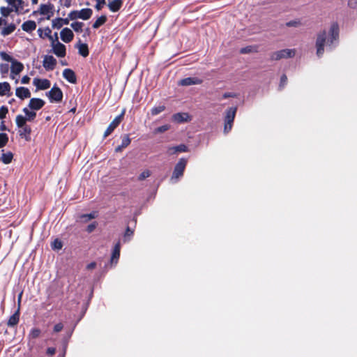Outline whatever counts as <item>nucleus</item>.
<instances>
[{"mask_svg": "<svg viewBox=\"0 0 357 357\" xmlns=\"http://www.w3.org/2000/svg\"><path fill=\"white\" fill-rule=\"evenodd\" d=\"M22 296V292H21L18 296V308L20 309V302Z\"/></svg>", "mask_w": 357, "mask_h": 357, "instance_id": "58", "label": "nucleus"}, {"mask_svg": "<svg viewBox=\"0 0 357 357\" xmlns=\"http://www.w3.org/2000/svg\"><path fill=\"white\" fill-rule=\"evenodd\" d=\"M8 142V135L6 133H0V148L5 146Z\"/></svg>", "mask_w": 357, "mask_h": 357, "instance_id": "37", "label": "nucleus"}, {"mask_svg": "<svg viewBox=\"0 0 357 357\" xmlns=\"http://www.w3.org/2000/svg\"><path fill=\"white\" fill-rule=\"evenodd\" d=\"M15 96L17 98L24 100L25 98H30L31 92L27 88L17 87L15 90Z\"/></svg>", "mask_w": 357, "mask_h": 357, "instance_id": "19", "label": "nucleus"}, {"mask_svg": "<svg viewBox=\"0 0 357 357\" xmlns=\"http://www.w3.org/2000/svg\"><path fill=\"white\" fill-rule=\"evenodd\" d=\"M96 263L91 262L86 266V268L88 270H92V269H94L96 268Z\"/></svg>", "mask_w": 357, "mask_h": 357, "instance_id": "51", "label": "nucleus"}, {"mask_svg": "<svg viewBox=\"0 0 357 357\" xmlns=\"http://www.w3.org/2000/svg\"><path fill=\"white\" fill-rule=\"evenodd\" d=\"M188 151V148L184 144H180L176 146L169 147L167 150V153L169 155H174L178 152H186Z\"/></svg>", "mask_w": 357, "mask_h": 357, "instance_id": "21", "label": "nucleus"}, {"mask_svg": "<svg viewBox=\"0 0 357 357\" xmlns=\"http://www.w3.org/2000/svg\"><path fill=\"white\" fill-rule=\"evenodd\" d=\"M38 35L40 38H49V39L52 41L54 38L52 36H50L51 30L49 28L46 29H38Z\"/></svg>", "mask_w": 357, "mask_h": 357, "instance_id": "30", "label": "nucleus"}, {"mask_svg": "<svg viewBox=\"0 0 357 357\" xmlns=\"http://www.w3.org/2000/svg\"><path fill=\"white\" fill-rule=\"evenodd\" d=\"M6 130V126L3 123H1L0 125V130Z\"/></svg>", "mask_w": 357, "mask_h": 357, "instance_id": "60", "label": "nucleus"}, {"mask_svg": "<svg viewBox=\"0 0 357 357\" xmlns=\"http://www.w3.org/2000/svg\"><path fill=\"white\" fill-rule=\"evenodd\" d=\"M124 148L123 147H121V145L120 144L119 146H116L115 148V151L116 152H121L122 151V150Z\"/></svg>", "mask_w": 357, "mask_h": 357, "instance_id": "56", "label": "nucleus"}, {"mask_svg": "<svg viewBox=\"0 0 357 357\" xmlns=\"http://www.w3.org/2000/svg\"><path fill=\"white\" fill-rule=\"evenodd\" d=\"M96 1V8L100 10L105 4V0H95Z\"/></svg>", "mask_w": 357, "mask_h": 357, "instance_id": "45", "label": "nucleus"}, {"mask_svg": "<svg viewBox=\"0 0 357 357\" xmlns=\"http://www.w3.org/2000/svg\"><path fill=\"white\" fill-rule=\"evenodd\" d=\"M25 116L18 114L15 117V123H18L20 126L26 123L27 121H32L36 116V113L34 110L29 109V107H24L22 109Z\"/></svg>", "mask_w": 357, "mask_h": 357, "instance_id": "2", "label": "nucleus"}, {"mask_svg": "<svg viewBox=\"0 0 357 357\" xmlns=\"http://www.w3.org/2000/svg\"><path fill=\"white\" fill-rule=\"evenodd\" d=\"M169 129V125H163L162 126H160L158 128H157L154 132L155 134L157 133H161V132H165V131L168 130Z\"/></svg>", "mask_w": 357, "mask_h": 357, "instance_id": "41", "label": "nucleus"}, {"mask_svg": "<svg viewBox=\"0 0 357 357\" xmlns=\"http://www.w3.org/2000/svg\"><path fill=\"white\" fill-rule=\"evenodd\" d=\"M131 142V139L129 137L128 135H126L122 137L121 140V147H123L124 149L129 146V144Z\"/></svg>", "mask_w": 357, "mask_h": 357, "instance_id": "38", "label": "nucleus"}, {"mask_svg": "<svg viewBox=\"0 0 357 357\" xmlns=\"http://www.w3.org/2000/svg\"><path fill=\"white\" fill-rule=\"evenodd\" d=\"M54 353H55V349H54V348H49L47 349V354H49L50 355H53Z\"/></svg>", "mask_w": 357, "mask_h": 357, "instance_id": "55", "label": "nucleus"}, {"mask_svg": "<svg viewBox=\"0 0 357 357\" xmlns=\"http://www.w3.org/2000/svg\"><path fill=\"white\" fill-rule=\"evenodd\" d=\"M36 28V24L34 21L29 20L24 22L22 25V29L26 32L31 31Z\"/></svg>", "mask_w": 357, "mask_h": 357, "instance_id": "26", "label": "nucleus"}, {"mask_svg": "<svg viewBox=\"0 0 357 357\" xmlns=\"http://www.w3.org/2000/svg\"><path fill=\"white\" fill-rule=\"evenodd\" d=\"M15 12H18L20 9L23 8L22 0H5Z\"/></svg>", "mask_w": 357, "mask_h": 357, "instance_id": "20", "label": "nucleus"}, {"mask_svg": "<svg viewBox=\"0 0 357 357\" xmlns=\"http://www.w3.org/2000/svg\"><path fill=\"white\" fill-rule=\"evenodd\" d=\"M202 83V80L197 77H187L181 79L178 82V85L181 86H190L196 85Z\"/></svg>", "mask_w": 357, "mask_h": 357, "instance_id": "18", "label": "nucleus"}, {"mask_svg": "<svg viewBox=\"0 0 357 357\" xmlns=\"http://www.w3.org/2000/svg\"><path fill=\"white\" fill-rule=\"evenodd\" d=\"M13 159V154L10 151L3 152L0 156V160L6 165L10 164Z\"/></svg>", "mask_w": 357, "mask_h": 357, "instance_id": "24", "label": "nucleus"}, {"mask_svg": "<svg viewBox=\"0 0 357 357\" xmlns=\"http://www.w3.org/2000/svg\"><path fill=\"white\" fill-rule=\"evenodd\" d=\"M92 15V10L90 8H84L79 10V19L86 20H89Z\"/></svg>", "mask_w": 357, "mask_h": 357, "instance_id": "28", "label": "nucleus"}, {"mask_svg": "<svg viewBox=\"0 0 357 357\" xmlns=\"http://www.w3.org/2000/svg\"><path fill=\"white\" fill-rule=\"evenodd\" d=\"M63 327V326L62 324H57L54 327V331L56 332V333L59 332V331H61L62 330Z\"/></svg>", "mask_w": 357, "mask_h": 357, "instance_id": "49", "label": "nucleus"}, {"mask_svg": "<svg viewBox=\"0 0 357 357\" xmlns=\"http://www.w3.org/2000/svg\"><path fill=\"white\" fill-rule=\"evenodd\" d=\"M83 26L82 22H75L71 24V27L75 31H82Z\"/></svg>", "mask_w": 357, "mask_h": 357, "instance_id": "40", "label": "nucleus"}, {"mask_svg": "<svg viewBox=\"0 0 357 357\" xmlns=\"http://www.w3.org/2000/svg\"><path fill=\"white\" fill-rule=\"evenodd\" d=\"M225 132H229L230 130H229V124L227 123V121H225Z\"/></svg>", "mask_w": 357, "mask_h": 357, "instance_id": "57", "label": "nucleus"}, {"mask_svg": "<svg viewBox=\"0 0 357 357\" xmlns=\"http://www.w3.org/2000/svg\"><path fill=\"white\" fill-rule=\"evenodd\" d=\"M186 164L187 160L184 158H181L178 160L174 167V172L171 178L172 180L177 179L183 175Z\"/></svg>", "mask_w": 357, "mask_h": 357, "instance_id": "6", "label": "nucleus"}, {"mask_svg": "<svg viewBox=\"0 0 357 357\" xmlns=\"http://www.w3.org/2000/svg\"><path fill=\"white\" fill-rule=\"evenodd\" d=\"M16 126L20 128L18 131V134L20 137L24 139L26 142H30L31 134V128L29 126H27L26 123H24L22 126H20L18 123H15Z\"/></svg>", "mask_w": 357, "mask_h": 357, "instance_id": "7", "label": "nucleus"}, {"mask_svg": "<svg viewBox=\"0 0 357 357\" xmlns=\"http://www.w3.org/2000/svg\"><path fill=\"white\" fill-rule=\"evenodd\" d=\"M45 105V101L40 98H33L29 100V107L32 110H39Z\"/></svg>", "mask_w": 357, "mask_h": 357, "instance_id": "14", "label": "nucleus"}, {"mask_svg": "<svg viewBox=\"0 0 357 357\" xmlns=\"http://www.w3.org/2000/svg\"><path fill=\"white\" fill-rule=\"evenodd\" d=\"M15 28L14 24H6L1 30V35L4 36L9 35L15 30Z\"/></svg>", "mask_w": 357, "mask_h": 357, "instance_id": "31", "label": "nucleus"}, {"mask_svg": "<svg viewBox=\"0 0 357 357\" xmlns=\"http://www.w3.org/2000/svg\"><path fill=\"white\" fill-rule=\"evenodd\" d=\"M38 0H31V2L33 3V4H36L38 3Z\"/></svg>", "mask_w": 357, "mask_h": 357, "instance_id": "63", "label": "nucleus"}, {"mask_svg": "<svg viewBox=\"0 0 357 357\" xmlns=\"http://www.w3.org/2000/svg\"><path fill=\"white\" fill-rule=\"evenodd\" d=\"M151 175V172L149 170H144V172H142L139 176V180H144L148 177H149Z\"/></svg>", "mask_w": 357, "mask_h": 357, "instance_id": "44", "label": "nucleus"}, {"mask_svg": "<svg viewBox=\"0 0 357 357\" xmlns=\"http://www.w3.org/2000/svg\"><path fill=\"white\" fill-rule=\"evenodd\" d=\"M52 26L53 28L56 29H61L63 26H62L61 22H60V17L54 19L52 21Z\"/></svg>", "mask_w": 357, "mask_h": 357, "instance_id": "39", "label": "nucleus"}, {"mask_svg": "<svg viewBox=\"0 0 357 357\" xmlns=\"http://www.w3.org/2000/svg\"><path fill=\"white\" fill-rule=\"evenodd\" d=\"M251 51V49L250 47H248V48H245L243 50H241V52L243 53H248Z\"/></svg>", "mask_w": 357, "mask_h": 357, "instance_id": "59", "label": "nucleus"}, {"mask_svg": "<svg viewBox=\"0 0 357 357\" xmlns=\"http://www.w3.org/2000/svg\"><path fill=\"white\" fill-rule=\"evenodd\" d=\"M69 20H70L69 18H66V19L60 18V22H61L62 26L68 24Z\"/></svg>", "mask_w": 357, "mask_h": 357, "instance_id": "52", "label": "nucleus"}, {"mask_svg": "<svg viewBox=\"0 0 357 357\" xmlns=\"http://www.w3.org/2000/svg\"><path fill=\"white\" fill-rule=\"evenodd\" d=\"M120 255V245L118 243L115 245L112 258H111V262H114L115 264L117 262V260Z\"/></svg>", "mask_w": 357, "mask_h": 357, "instance_id": "32", "label": "nucleus"}, {"mask_svg": "<svg viewBox=\"0 0 357 357\" xmlns=\"http://www.w3.org/2000/svg\"><path fill=\"white\" fill-rule=\"evenodd\" d=\"M236 112V107H230L226 111V116H225V121H227V123L229 124V130L231 129L232 127V123L234 121L235 115Z\"/></svg>", "mask_w": 357, "mask_h": 357, "instance_id": "17", "label": "nucleus"}, {"mask_svg": "<svg viewBox=\"0 0 357 357\" xmlns=\"http://www.w3.org/2000/svg\"><path fill=\"white\" fill-rule=\"evenodd\" d=\"M19 317H20V310H19V308H17L15 313L9 318V319L8 321V325L9 326H14L17 325L19 321Z\"/></svg>", "mask_w": 357, "mask_h": 357, "instance_id": "29", "label": "nucleus"}, {"mask_svg": "<svg viewBox=\"0 0 357 357\" xmlns=\"http://www.w3.org/2000/svg\"><path fill=\"white\" fill-rule=\"evenodd\" d=\"M339 36V25L337 22H333L329 27L328 42L333 43L337 40Z\"/></svg>", "mask_w": 357, "mask_h": 357, "instance_id": "11", "label": "nucleus"}, {"mask_svg": "<svg viewBox=\"0 0 357 357\" xmlns=\"http://www.w3.org/2000/svg\"><path fill=\"white\" fill-rule=\"evenodd\" d=\"M224 96H225V98H227V97H229L230 96H229V94H225Z\"/></svg>", "mask_w": 357, "mask_h": 357, "instance_id": "64", "label": "nucleus"}, {"mask_svg": "<svg viewBox=\"0 0 357 357\" xmlns=\"http://www.w3.org/2000/svg\"><path fill=\"white\" fill-rule=\"evenodd\" d=\"M83 219V221L87 222L95 218V215L93 214H86L81 217Z\"/></svg>", "mask_w": 357, "mask_h": 357, "instance_id": "47", "label": "nucleus"}, {"mask_svg": "<svg viewBox=\"0 0 357 357\" xmlns=\"http://www.w3.org/2000/svg\"><path fill=\"white\" fill-rule=\"evenodd\" d=\"M40 334V331L38 328H33L30 331V336L32 338L38 337Z\"/></svg>", "mask_w": 357, "mask_h": 357, "instance_id": "42", "label": "nucleus"}, {"mask_svg": "<svg viewBox=\"0 0 357 357\" xmlns=\"http://www.w3.org/2000/svg\"><path fill=\"white\" fill-rule=\"evenodd\" d=\"M68 17L70 20H72L79 18V10L71 11L68 14Z\"/></svg>", "mask_w": 357, "mask_h": 357, "instance_id": "43", "label": "nucleus"}, {"mask_svg": "<svg viewBox=\"0 0 357 357\" xmlns=\"http://www.w3.org/2000/svg\"><path fill=\"white\" fill-rule=\"evenodd\" d=\"M56 64V60L52 56L46 55L43 61V66L47 70H52Z\"/></svg>", "mask_w": 357, "mask_h": 357, "instance_id": "13", "label": "nucleus"}, {"mask_svg": "<svg viewBox=\"0 0 357 357\" xmlns=\"http://www.w3.org/2000/svg\"><path fill=\"white\" fill-rule=\"evenodd\" d=\"M29 81H30V77L27 75L23 76L21 79L22 84H28L29 82Z\"/></svg>", "mask_w": 357, "mask_h": 357, "instance_id": "50", "label": "nucleus"}, {"mask_svg": "<svg viewBox=\"0 0 357 357\" xmlns=\"http://www.w3.org/2000/svg\"><path fill=\"white\" fill-rule=\"evenodd\" d=\"M47 96L50 99L51 102H59L61 101V100H62L63 93L59 87L54 86L47 93Z\"/></svg>", "mask_w": 357, "mask_h": 357, "instance_id": "10", "label": "nucleus"}, {"mask_svg": "<svg viewBox=\"0 0 357 357\" xmlns=\"http://www.w3.org/2000/svg\"><path fill=\"white\" fill-rule=\"evenodd\" d=\"M132 234V231H131L130 229H128L126 231V233H125V237H127V236H131Z\"/></svg>", "mask_w": 357, "mask_h": 357, "instance_id": "54", "label": "nucleus"}, {"mask_svg": "<svg viewBox=\"0 0 357 357\" xmlns=\"http://www.w3.org/2000/svg\"><path fill=\"white\" fill-rule=\"evenodd\" d=\"M125 114V109H123L121 112V114L119 116H117L109 125L106 130L104 133V137H107L109 135L112 133V132L119 126V124L122 121L123 116Z\"/></svg>", "mask_w": 357, "mask_h": 357, "instance_id": "8", "label": "nucleus"}, {"mask_svg": "<svg viewBox=\"0 0 357 357\" xmlns=\"http://www.w3.org/2000/svg\"><path fill=\"white\" fill-rule=\"evenodd\" d=\"M8 112V110L7 107H1L0 108V119L5 118Z\"/></svg>", "mask_w": 357, "mask_h": 357, "instance_id": "46", "label": "nucleus"}, {"mask_svg": "<svg viewBox=\"0 0 357 357\" xmlns=\"http://www.w3.org/2000/svg\"><path fill=\"white\" fill-rule=\"evenodd\" d=\"M286 80H287V77H286V76H282V82H284V81H286Z\"/></svg>", "mask_w": 357, "mask_h": 357, "instance_id": "62", "label": "nucleus"}, {"mask_svg": "<svg viewBox=\"0 0 357 357\" xmlns=\"http://www.w3.org/2000/svg\"><path fill=\"white\" fill-rule=\"evenodd\" d=\"M96 227V225L95 224H92V225H90L87 227V231L89 232H91Z\"/></svg>", "mask_w": 357, "mask_h": 357, "instance_id": "53", "label": "nucleus"}, {"mask_svg": "<svg viewBox=\"0 0 357 357\" xmlns=\"http://www.w3.org/2000/svg\"><path fill=\"white\" fill-rule=\"evenodd\" d=\"M33 84L37 90H45L50 87V82L47 79H40L36 77L33 79Z\"/></svg>", "mask_w": 357, "mask_h": 357, "instance_id": "12", "label": "nucleus"}, {"mask_svg": "<svg viewBox=\"0 0 357 357\" xmlns=\"http://www.w3.org/2000/svg\"><path fill=\"white\" fill-rule=\"evenodd\" d=\"M296 55V50L294 49H284L272 54L271 58L273 60L281 59L292 58Z\"/></svg>", "mask_w": 357, "mask_h": 357, "instance_id": "5", "label": "nucleus"}, {"mask_svg": "<svg viewBox=\"0 0 357 357\" xmlns=\"http://www.w3.org/2000/svg\"><path fill=\"white\" fill-rule=\"evenodd\" d=\"M10 85L7 82H0V96H7L10 95Z\"/></svg>", "mask_w": 357, "mask_h": 357, "instance_id": "23", "label": "nucleus"}, {"mask_svg": "<svg viewBox=\"0 0 357 357\" xmlns=\"http://www.w3.org/2000/svg\"><path fill=\"white\" fill-rule=\"evenodd\" d=\"M122 6V0H112L108 3V7L112 12L118 11Z\"/></svg>", "mask_w": 357, "mask_h": 357, "instance_id": "25", "label": "nucleus"}, {"mask_svg": "<svg viewBox=\"0 0 357 357\" xmlns=\"http://www.w3.org/2000/svg\"><path fill=\"white\" fill-rule=\"evenodd\" d=\"M63 247L62 242L59 239H55L52 243V248L54 250H60Z\"/></svg>", "mask_w": 357, "mask_h": 357, "instance_id": "36", "label": "nucleus"}, {"mask_svg": "<svg viewBox=\"0 0 357 357\" xmlns=\"http://www.w3.org/2000/svg\"><path fill=\"white\" fill-rule=\"evenodd\" d=\"M13 10V9L10 7H4V6H2L0 8V13L1 14V15L3 17H8L10 13H12Z\"/></svg>", "mask_w": 357, "mask_h": 357, "instance_id": "35", "label": "nucleus"}, {"mask_svg": "<svg viewBox=\"0 0 357 357\" xmlns=\"http://www.w3.org/2000/svg\"><path fill=\"white\" fill-rule=\"evenodd\" d=\"M61 39L64 43H70L73 40L74 34L71 29L68 28L63 29L60 32Z\"/></svg>", "mask_w": 357, "mask_h": 357, "instance_id": "16", "label": "nucleus"}, {"mask_svg": "<svg viewBox=\"0 0 357 357\" xmlns=\"http://www.w3.org/2000/svg\"><path fill=\"white\" fill-rule=\"evenodd\" d=\"M55 36L56 39L51 41L53 53L58 57H64L66 56V47L58 40L57 33H55Z\"/></svg>", "mask_w": 357, "mask_h": 357, "instance_id": "4", "label": "nucleus"}, {"mask_svg": "<svg viewBox=\"0 0 357 357\" xmlns=\"http://www.w3.org/2000/svg\"><path fill=\"white\" fill-rule=\"evenodd\" d=\"M0 57L3 61L11 63L10 77L11 79H15L16 77L23 70V63L13 59L10 54L5 52H0Z\"/></svg>", "mask_w": 357, "mask_h": 357, "instance_id": "1", "label": "nucleus"}, {"mask_svg": "<svg viewBox=\"0 0 357 357\" xmlns=\"http://www.w3.org/2000/svg\"><path fill=\"white\" fill-rule=\"evenodd\" d=\"M63 76L70 83L76 82V77L75 73L69 68H66L63 71Z\"/></svg>", "mask_w": 357, "mask_h": 357, "instance_id": "22", "label": "nucleus"}, {"mask_svg": "<svg viewBox=\"0 0 357 357\" xmlns=\"http://www.w3.org/2000/svg\"><path fill=\"white\" fill-rule=\"evenodd\" d=\"M191 119V116L186 112L176 113L172 116V120L176 123L188 122Z\"/></svg>", "mask_w": 357, "mask_h": 357, "instance_id": "15", "label": "nucleus"}, {"mask_svg": "<svg viewBox=\"0 0 357 357\" xmlns=\"http://www.w3.org/2000/svg\"><path fill=\"white\" fill-rule=\"evenodd\" d=\"M165 109V107L164 105L154 107L151 109V114L152 116H156L162 112Z\"/></svg>", "mask_w": 357, "mask_h": 357, "instance_id": "34", "label": "nucleus"}, {"mask_svg": "<svg viewBox=\"0 0 357 357\" xmlns=\"http://www.w3.org/2000/svg\"><path fill=\"white\" fill-rule=\"evenodd\" d=\"M287 25L289 26L298 27L301 25V22L298 20H293V21H290L289 22H288Z\"/></svg>", "mask_w": 357, "mask_h": 357, "instance_id": "48", "label": "nucleus"}, {"mask_svg": "<svg viewBox=\"0 0 357 357\" xmlns=\"http://www.w3.org/2000/svg\"><path fill=\"white\" fill-rule=\"evenodd\" d=\"M77 47L78 49L79 54L82 56L86 57L89 55V49L86 44L79 43L77 45Z\"/></svg>", "mask_w": 357, "mask_h": 357, "instance_id": "27", "label": "nucleus"}, {"mask_svg": "<svg viewBox=\"0 0 357 357\" xmlns=\"http://www.w3.org/2000/svg\"><path fill=\"white\" fill-rule=\"evenodd\" d=\"M2 24H6L4 20L0 17V26L2 25Z\"/></svg>", "mask_w": 357, "mask_h": 357, "instance_id": "61", "label": "nucleus"}, {"mask_svg": "<svg viewBox=\"0 0 357 357\" xmlns=\"http://www.w3.org/2000/svg\"><path fill=\"white\" fill-rule=\"evenodd\" d=\"M107 20V17L105 15H101L100 16L96 22L93 24V27L94 29H97L101 25H102Z\"/></svg>", "mask_w": 357, "mask_h": 357, "instance_id": "33", "label": "nucleus"}, {"mask_svg": "<svg viewBox=\"0 0 357 357\" xmlns=\"http://www.w3.org/2000/svg\"><path fill=\"white\" fill-rule=\"evenodd\" d=\"M327 33L326 31H320L317 36L316 39V54L317 56L320 57L324 52V46L326 43Z\"/></svg>", "mask_w": 357, "mask_h": 357, "instance_id": "3", "label": "nucleus"}, {"mask_svg": "<svg viewBox=\"0 0 357 357\" xmlns=\"http://www.w3.org/2000/svg\"><path fill=\"white\" fill-rule=\"evenodd\" d=\"M37 12L50 20L54 15V6L51 3L41 4Z\"/></svg>", "mask_w": 357, "mask_h": 357, "instance_id": "9", "label": "nucleus"}]
</instances>
